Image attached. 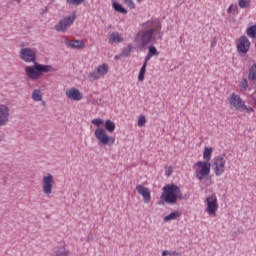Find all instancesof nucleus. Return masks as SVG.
<instances>
[{"label": "nucleus", "mask_w": 256, "mask_h": 256, "mask_svg": "<svg viewBox=\"0 0 256 256\" xmlns=\"http://www.w3.org/2000/svg\"><path fill=\"white\" fill-rule=\"evenodd\" d=\"M238 5L240 9H247V7H251V2L249 0H238Z\"/></svg>", "instance_id": "c756f323"}, {"label": "nucleus", "mask_w": 256, "mask_h": 256, "mask_svg": "<svg viewBox=\"0 0 256 256\" xmlns=\"http://www.w3.org/2000/svg\"><path fill=\"white\" fill-rule=\"evenodd\" d=\"M88 78L92 79V81H97V79H101V76L98 70L96 69L88 74Z\"/></svg>", "instance_id": "c85d7f7f"}, {"label": "nucleus", "mask_w": 256, "mask_h": 256, "mask_svg": "<svg viewBox=\"0 0 256 256\" xmlns=\"http://www.w3.org/2000/svg\"><path fill=\"white\" fill-rule=\"evenodd\" d=\"M64 44L68 47H72V49H83V47H85V43H83L81 40H74L71 42L70 40L66 39Z\"/></svg>", "instance_id": "dca6fc26"}, {"label": "nucleus", "mask_w": 256, "mask_h": 256, "mask_svg": "<svg viewBox=\"0 0 256 256\" xmlns=\"http://www.w3.org/2000/svg\"><path fill=\"white\" fill-rule=\"evenodd\" d=\"M96 70L98 71L100 77L103 75H107V73H109V65L102 64V65L98 66L96 68Z\"/></svg>", "instance_id": "412c9836"}, {"label": "nucleus", "mask_w": 256, "mask_h": 256, "mask_svg": "<svg viewBox=\"0 0 256 256\" xmlns=\"http://www.w3.org/2000/svg\"><path fill=\"white\" fill-rule=\"evenodd\" d=\"M207 208L206 211L208 215H212V217L217 216V209H219V204L217 203V196L212 194L206 198Z\"/></svg>", "instance_id": "0eeeda50"}, {"label": "nucleus", "mask_w": 256, "mask_h": 256, "mask_svg": "<svg viewBox=\"0 0 256 256\" xmlns=\"http://www.w3.org/2000/svg\"><path fill=\"white\" fill-rule=\"evenodd\" d=\"M136 191L143 197L144 203H151V191H149V188L138 184L136 186Z\"/></svg>", "instance_id": "ddd939ff"}, {"label": "nucleus", "mask_w": 256, "mask_h": 256, "mask_svg": "<svg viewBox=\"0 0 256 256\" xmlns=\"http://www.w3.org/2000/svg\"><path fill=\"white\" fill-rule=\"evenodd\" d=\"M166 174H167L168 176L171 175L170 173H167V172H166Z\"/></svg>", "instance_id": "49530a36"}, {"label": "nucleus", "mask_w": 256, "mask_h": 256, "mask_svg": "<svg viewBox=\"0 0 256 256\" xmlns=\"http://www.w3.org/2000/svg\"><path fill=\"white\" fill-rule=\"evenodd\" d=\"M138 1H143V0H138Z\"/></svg>", "instance_id": "09e8293b"}, {"label": "nucleus", "mask_w": 256, "mask_h": 256, "mask_svg": "<svg viewBox=\"0 0 256 256\" xmlns=\"http://www.w3.org/2000/svg\"><path fill=\"white\" fill-rule=\"evenodd\" d=\"M147 123L145 116L140 115L138 118V127H143Z\"/></svg>", "instance_id": "2f4dec72"}, {"label": "nucleus", "mask_w": 256, "mask_h": 256, "mask_svg": "<svg viewBox=\"0 0 256 256\" xmlns=\"http://www.w3.org/2000/svg\"><path fill=\"white\" fill-rule=\"evenodd\" d=\"M248 80L256 81V63H254L249 69Z\"/></svg>", "instance_id": "4be33fe9"}, {"label": "nucleus", "mask_w": 256, "mask_h": 256, "mask_svg": "<svg viewBox=\"0 0 256 256\" xmlns=\"http://www.w3.org/2000/svg\"><path fill=\"white\" fill-rule=\"evenodd\" d=\"M211 155H213V147H205L203 152V159L205 161H211Z\"/></svg>", "instance_id": "aec40b11"}, {"label": "nucleus", "mask_w": 256, "mask_h": 256, "mask_svg": "<svg viewBox=\"0 0 256 256\" xmlns=\"http://www.w3.org/2000/svg\"><path fill=\"white\" fill-rule=\"evenodd\" d=\"M73 23H75V15L67 16L63 20H60V22L55 26V29L60 33H65V31H67V28L71 27Z\"/></svg>", "instance_id": "9d476101"}, {"label": "nucleus", "mask_w": 256, "mask_h": 256, "mask_svg": "<svg viewBox=\"0 0 256 256\" xmlns=\"http://www.w3.org/2000/svg\"><path fill=\"white\" fill-rule=\"evenodd\" d=\"M108 43H123V37H121L119 32H112Z\"/></svg>", "instance_id": "a211bd4d"}, {"label": "nucleus", "mask_w": 256, "mask_h": 256, "mask_svg": "<svg viewBox=\"0 0 256 256\" xmlns=\"http://www.w3.org/2000/svg\"><path fill=\"white\" fill-rule=\"evenodd\" d=\"M196 167L201 168L195 173L196 179H198L199 181H203V178L207 177V175L211 173V163L209 162L198 161L196 163Z\"/></svg>", "instance_id": "39448f33"}, {"label": "nucleus", "mask_w": 256, "mask_h": 256, "mask_svg": "<svg viewBox=\"0 0 256 256\" xmlns=\"http://www.w3.org/2000/svg\"><path fill=\"white\" fill-rule=\"evenodd\" d=\"M244 111H246V113H253L254 110H253V108L246 106V108L244 109Z\"/></svg>", "instance_id": "4c0bfd02"}, {"label": "nucleus", "mask_w": 256, "mask_h": 256, "mask_svg": "<svg viewBox=\"0 0 256 256\" xmlns=\"http://www.w3.org/2000/svg\"><path fill=\"white\" fill-rule=\"evenodd\" d=\"M248 37H251L252 39H256V25L250 26L246 31Z\"/></svg>", "instance_id": "a878e982"}, {"label": "nucleus", "mask_w": 256, "mask_h": 256, "mask_svg": "<svg viewBox=\"0 0 256 256\" xmlns=\"http://www.w3.org/2000/svg\"><path fill=\"white\" fill-rule=\"evenodd\" d=\"M151 57H153V56H149V53H148V54L146 55V57L144 58V63H143V65H145V66L147 67V63H149Z\"/></svg>", "instance_id": "e433bc0d"}, {"label": "nucleus", "mask_w": 256, "mask_h": 256, "mask_svg": "<svg viewBox=\"0 0 256 256\" xmlns=\"http://www.w3.org/2000/svg\"><path fill=\"white\" fill-rule=\"evenodd\" d=\"M19 58L24 61V63H33V65L25 67L27 77L33 81L41 79L43 73H51V71H53V66L39 64V62H37V53L31 48H22L19 52Z\"/></svg>", "instance_id": "f257e3e1"}, {"label": "nucleus", "mask_w": 256, "mask_h": 256, "mask_svg": "<svg viewBox=\"0 0 256 256\" xmlns=\"http://www.w3.org/2000/svg\"><path fill=\"white\" fill-rule=\"evenodd\" d=\"M9 107L1 105V126L7 125L9 123Z\"/></svg>", "instance_id": "2eb2a0df"}, {"label": "nucleus", "mask_w": 256, "mask_h": 256, "mask_svg": "<svg viewBox=\"0 0 256 256\" xmlns=\"http://www.w3.org/2000/svg\"><path fill=\"white\" fill-rule=\"evenodd\" d=\"M32 99L33 101H43V95H41V90L35 89L32 92Z\"/></svg>", "instance_id": "b1692460"}, {"label": "nucleus", "mask_w": 256, "mask_h": 256, "mask_svg": "<svg viewBox=\"0 0 256 256\" xmlns=\"http://www.w3.org/2000/svg\"><path fill=\"white\" fill-rule=\"evenodd\" d=\"M148 54H149V56L155 57V56L159 55V51H157V48L155 46H150L148 48Z\"/></svg>", "instance_id": "7c9ffc66"}, {"label": "nucleus", "mask_w": 256, "mask_h": 256, "mask_svg": "<svg viewBox=\"0 0 256 256\" xmlns=\"http://www.w3.org/2000/svg\"><path fill=\"white\" fill-rule=\"evenodd\" d=\"M167 255H170V256H179V252L177 251H167V250H164L162 252V256H167Z\"/></svg>", "instance_id": "f704fd0d"}, {"label": "nucleus", "mask_w": 256, "mask_h": 256, "mask_svg": "<svg viewBox=\"0 0 256 256\" xmlns=\"http://www.w3.org/2000/svg\"><path fill=\"white\" fill-rule=\"evenodd\" d=\"M14 1H18V2H20L21 0H14Z\"/></svg>", "instance_id": "de8ad7c7"}, {"label": "nucleus", "mask_w": 256, "mask_h": 256, "mask_svg": "<svg viewBox=\"0 0 256 256\" xmlns=\"http://www.w3.org/2000/svg\"><path fill=\"white\" fill-rule=\"evenodd\" d=\"M68 5H81V3H85V0H66Z\"/></svg>", "instance_id": "473e14b6"}, {"label": "nucleus", "mask_w": 256, "mask_h": 256, "mask_svg": "<svg viewBox=\"0 0 256 256\" xmlns=\"http://www.w3.org/2000/svg\"><path fill=\"white\" fill-rule=\"evenodd\" d=\"M66 97L71 99V101H81V99H83V94H81L78 89L71 88L70 90L66 91Z\"/></svg>", "instance_id": "4468645a"}, {"label": "nucleus", "mask_w": 256, "mask_h": 256, "mask_svg": "<svg viewBox=\"0 0 256 256\" xmlns=\"http://www.w3.org/2000/svg\"><path fill=\"white\" fill-rule=\"evenodd\" d=\"M136 39L140 41L142 47H147L155 39V33L153 30H144L136 35Z\"/></svg>", "instance_id": "423d86ee"}, {"label": "nucleus", "mask_w": 256, "mask_h": 256, "mask_svg": "<svg viewBox=\"0 0 256 256\" xmlns=\"http://www.w3.org/2000/svg\"><path fill=\"white\" fill-rule=\"evenodd\" d=\"M131 51H133V45L128 44L127 47L122 50L121 57H129L131 55Z\"/></svg>", "instance_id": "393cba45"}, {"label": "nucleus", "mask_w": 256, "mask_h": 256, "mask_svg": "<svg viewBox=\"0 0 256 256\" xmlns=\"http://www.w3.org/2000/svg\"><path fill=\"white\" fill-rule=\"evenodd\" d=\"M104 127L108 133H113L115 131V122L111 120H106L104 123Z\"/></svg>", "instance_id": "5701e85b"}, {"label": "nucleus", "mask_w": 256, "mask_h": 256, "mask_svg": "<svg viewBox=\"0 0 256 256\" xmlns=\"http://www.w3.org/2000/svg\"><path fill=\"white\" fill-rule=\"evenodd\" d=\"M253 103H254V105L256 107V96L253 98Z\"/></svg>", "instance_id": "79ce46f5"}, {"label": "nucleus", "mask_w": 256, "mask_h": 256, "mask_svg": "<svg viewBox=\"0 0 256 256\" xmlns=\"http://www.w3.org/2000/svg\"><path fill=\"white\" fill-rule=\"evenodd\" d=\"M142 27L146 29V31H152V33H158L161 31V22L159 19H151L142 24Z\"/></svg>", "instance_id": "f8f14e48"}, {"label": "nucleus", "mask_w": 256, "mask_h": 256, "mask_svg": "<svg viewBox=\"0 0 256 256\" xmlns=\"http://www.w3.org/2000/svg\"><path fill=\"white\" fill-rule=\"evenodd\" d=\"M124 5H127L129 9H135V2L133 0H123Z\"/></svg>", "instance_id": "72a5a7b5"}, {"label": "nucleus", "mask_w": 256, "mask_h": 256, "mask_svg": "<svg viewBox=\"0 0 256 256\" xmlns=\"http://www.w3.org/2000/svg\"><path fill=\"white\" fill-rule=\"evenodd\" d=\"M228 101L230 103V105H232V107H235L237 111H240L241 113H243L245 111V109H247V105H245V101H243V99H241V96L233 93L232 95H230V97L228 98Z\"/></svg>", "instance_id": "6e6552de"}, {"label": "nucleus", "mask_w": 256, "mask_h": 256, "mask_svg": "<svg viewBox=\"0 0 256 256\" xmlns=\"http://www.w3.org/2000/svg\"><path fill=\"white\" fill-rule=\"evenodd\" d=\"M178 217H181V213H179V211H174L164 217V223H168V221H175Z\"/></svg>", "instance_id": "6ab92c4d"}, {"label": "nucleus", "mask_w": 256, "mask_h": 256, "mask_svg": "<svg viewBox=\"0 0 256 256\" xmlns=\"http://www.w3.org/2000/svg\"><path fill=\"white\" fill-rule=\"evenodd\" d=\"M121 57H123V56H121V54H120V55H116V56L114 57V59H115V61H118V59H121Z\"/></svg>", "instance_id": "58836bf2"}, {"label": "nucleus", "mask_w": 256, "mask_h": 256, "mask_svg": "<svg viewBox=\"0 0 256 256\" xmlns=\"http://www.w3.org/2000/svg\"><path fill=\"white\" fill-rule=\"evenodd\" d=\"M236 47L238 53H241L242 55H247L251 47V41H249V38H247V36L243 35L238 39Z\"/></svg>", "instance_id": "1a4fd4ad"}, {"label": "nucleus", "mask_w": 256, "mask_h": 256, "mask_svg": "<svg viewBox=\"0 0 256 256\" xmlns=\"http://www.w3.org/2000/svg\"><path fill=\"white\" fill-rule=\"evenodd\" d=\"M158 39H162V34L161 33H159Z\"/></svg>", "instance_id": "c03bdc74"}, {"label": "nucleus", "mask_w": 256, "mask_h": 256, "mask_svg": "<svg viewBox=\"0 0 256 256\" xmlns=\"http://www.w3.org/2000/svg\"><path fill=\"white\" fill-rule=\"evenodd\" d=\"M231 11H233V6H229V8L227 9V13H231Z\"/></svg>", "instance_id": "ea45409f"}, {"label": "nucleus", "mask_w": 256, "mask_h": 256, "mask_svg": "<svg viewBox=\"0 0 256 256\" xmlns=\"http://www.w3.org/2000/svg\"><path fill=\"white\" fill-rule=\"evenodd\" d=\"M92 125L98 127L94 131V135L98 140V145H106L111 147V145H115V137L107 135V131L101 127V125H105V122L101 118H95L91 121Z\"/></svg>", "instance_id": "f03ea898"}, {"label": "nucleus", "mask_w": 256, "mask_h": 256, "mask_svg": "<svg viewBox=\"0 0 256 256\" xmlns=\"http://www.w3.org/2000/svg\"><path fill=\"white\" fill-rule=\"evenodd\" d=\"M215 46V42H212V47H214Z\"/></svg>", "instance_id": "a18cd8bd"}, {"label": "nucleus", "mask_w": 256, "mask_h": 256, "mask_svg": "<svg viewBox=\"0 0 256 256\" xmlns=\"http://www.w3.org/2000/svg\"><path fill=\"white\" fill-rule=\"evenodd\" d=\"M225 154H221L212 159V165L214 166V173L216 177H221L225 173Z\"/></svg>", "instance_id": "20e7f679"}, {"label": "nucleus", "mask_w": 256, "mask_h": 256, "mask_svg": "<svg viewBox=\"0 0 256 256\" xmlns=\"http://www.w3.org/2000/svg\"><path fill=\"white\" fill-rule=\"evenodd\" d=\"M147 71V66L142 65L140 68L139 74H138V81H144L145 80V73Z\"/></svg>", "instance_id": "cd10ccee"}, {"label": "nucleus", "mask_w": 256, "mask_h": 256, "mask_svg": "<svg viewBox=\"0 0 256 256\" xmlns=\"http://www.w3.org/2000/svg\"><path fill=\"white\" fill-rule=\"evenodd\" d=\"M53 183H55V180L53 179V176L51 174H47L43 177L42 189L45 195H51V193H53Z\"/></svg>", "instance_id": "9b49d317"}, {"label": "nucleus", "mask_w": 256, "mask_h": 256, "mask_svg": "<svg viewBox=\"0 0 256 256\" xmlns=\"http://www.w3.org/2000/svg\"><path fill=\"white\" fill-rule=\"evenodd\" d=\"M237 233H239V229L237 230V232H234L233 236L236 237Z\"/></svg>", "instance_id": "37998d69"}, {"label": "nucleus", "mask_w": 256, "mask_h": 256, "mask_svg": "<svg viewBox=\"0 0 256 256\" xmlns=\"http://www.w3.org/2000/svg\"><path fill=\"white\" fill-rule=\"evenodd\" d=\"M112 8L116 13H121V15H127V13H129V11L125 7H123V5H121L119 2L113 1Z\"/></svg>", "instance_id": "f3484780"}, {"label": "nucleus", "mask_w": 256, "mask_h": 256, "mask_svg": "<svg viewBox=\"0 0 256 256\" xmlns=\"http://www.w3.org/2000/svg\"><path fill=\"white\" fill-rule=\"evenodd\" d=\"M56 256H69V250L65 249V247H60L55 251Z\"/></svg>", "instance_id": "bb28decb"}, {"label": "nucleus", "mask_w": 256, "mask_h": 256, "mask_svg": "<svg viewBox=\"0 0 256 256\" xmlns=\"http://www.w3.org/2000/svg\"><path fill=\"white\" fill-rule=\"evenodd\" d=\"M160 199L168 203V205H175L177 200L183 199V193H181V188L175 184H169L163 187V193Z\"/></svg>", "instance_id": "7ed1b4c3"}, {"label": "nucleus", "mask_w": 256, "mask_h": 256, "mask_svg": "<svg viewBox=\"0 0 256 256\" xmlns=\"http://www.w3.org/2000/svg\"><path fill=\"white\" fill-rule=\"evenodd\" d=\"M240 87H242V89H247V87H249V82L247 81V79H242L240 82Z\"/></svg>", "instance_id": "c9c22d12"}, {"label": "nucleus", "mask_w": 256, "mask_h": 256, "mask_svg": "<svg viewBox=\"0 0 256 256\" xmlns=\"http://www.w3.org/2000/svg\"><path fill=\"white\" fill-rule=\"evenodd\" d=\"M47 11H48V8L45 7V9L42 11V15H44V13H47Z\"/></svg>", "instance_id": "a19ab883"}]
</instances>
